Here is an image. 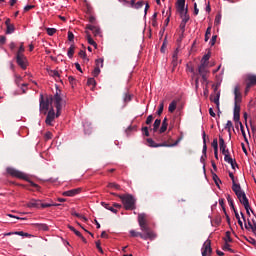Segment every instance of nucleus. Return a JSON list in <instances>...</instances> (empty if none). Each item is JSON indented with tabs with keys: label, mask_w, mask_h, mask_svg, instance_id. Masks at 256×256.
Masks as SVG:
<instances>
[{
	"label": "nucleus",
	"mask_w": 256,
	"mask_h": 256,
	"mask_svg": "<svg viewBox=\"0 0 256 256\" xmlns=\"http://www.w3.org/2000/svg\"><path fill=\"white\" fill-rule=\"evenodd\" d=\"M119 199H121L124 209L126 211H133L136 208L137 200L131 194H123L118 195Z\"/></svg>",
	"instance_id": "nucleus-1"
},
{
	"label": "nucleus",
	"mask_w": 256,
	"mask_h": 256,
	"mask_svg": "<svg viewBox=\"0 0 256 256\" xmlns=\"http://www.w3.org/2000/svg\"><path fill=\"white\" fill-rule=\"evenodd\" d=\"M232 191H234L235 195L238 197L241 205L244 206V209H248L249 205V199L247 198V195L243 190H241L240 184H234V187H232Z\"/></svg>",
	"instance_id": "nucleus-2"
},
{
	"label": "nucleus",
	"mask_w": 256,
	"mask_h": 256,
	"mask_svg": "<svg viewBox=\"0 0 256 256\" xmlns=\"http://www.w3.org/2000/svg\"><path fill=\"white\" fill-rule=\"evenodd\" d=\"M187 71H190V73H193L196 75V73H199L203 79V81H207V74L209 73V68L207 65H200L197 68L193 65L187 66Z\"/></svg>",
	"instance_id": "nucleus-3"
},
{
	"label": "nucleus",
	"mask_w": 256,
	"mask_h": 256,
	"mask_svg": "<svg viewBox=\"0 0 256 256\" xmlns=\"http://www.w3.org/2000/svg\"><path fill=\"white\" fill-rule=\"evenodd\" d=\"M51 103H54L56 109L65 107V100L61 97V90H59V86H56V93L54 96L50 95Z\"/></svg>",
	"instance_id": "nucleus-4"
},
{
	"label": "nucleus",
	"mask_w": 256,
	"mask_h": 256,
	"mask_svg": "<svg viewBox=\"0 0 256 256\" xmlns=\"http://www.w3.org/2000/svg\"><path fill=\"white\" fill-rule=\"evenodd\" d=\"M138 224L142 233H155L154 231L151 230L149 224L147 223V214H138Z\"/></svg>",
	"instance_id": "nucleus-5"
},
{
	"label": "nucleus",
	"mask_w": 256,
	"mask_h": 256,
	"mask_svg": "<svg viewBox=\"0 0 256 256\" xmlns=\"http://www.w3.org/2000/svg\"><path fill=\"white\" fill-rule=\"evenodd\" d=\"M24 53H25V46L23 45V43H21L16 53V63L18 65H27L29 63Z\"/></svg>",
	"instance_id": "nucleus-6"
},
{
	"label": "nucleus",
	"mask_w": 256,
	"mask_h": 256,
	"mask_svg": "<svg viewBox=\"0 0 256 256\" xmlns=\"http://www.w3.org/2000/svg\"><path fill=\"white\" fill-rule=\"evenodd\" d=\"M130 236L131 237H140V239H143L144 241H147L148 239L150 241H153L156 239L157 234L156 233H147V232H137L135 230H130Z\"/></svg>",
	"instance_id": "nucleus-7"
},
{
	"label": "nucleus",
	"mask_w": 256,
	"mask_h": 256,
	"mask_svg": "<svg viewBox=\"0 0 256 256\" xmlns=\"http://www.w3.org/2000/svg\"><path fill=\"white\" fill-rule=\"evenodd\" d=\"M59 204L43 203L41 200H31L27 207L35 209H47V207H57Z\"/></svg>",
	"instance_id": "nucleus-8"
},
{
	"label": "nucleus",
	"mask_w": 256,
	"mask_h": 256,
	"mask_svg": "<svg viewBox=\"0 0 256 256\" xmlns=\"http://www.w3.org/2000/svg\"><path fill=\"white\" fill-rule=\"evenodd\" d=\"M8 175H11V177H16V179H23L24 181H29V177L27 176V174L15 169V168H11L8 167L6 169Z\"/></svg>",
	"instance_id": "nucleus-9"
},
{
	"label": "nucleus",
	"mask_w": 256,
	"mask_h": 256,
	"mask_svg": "<svg viewBox=\"0 0 256 256\" xmlns=\"http://www.w3.org/2000/svg\"><path fill=\"white\" fill-rule=\"evenodd\" d=\"M51 96L47 97L46 100L43 97V94L40 95V111H45L44 115H47V111H49V105H51Z\"/></svg>",
	"instance_id": "nucleus-10"
},
{
	"label": "nucleus",
	"mask_w": 256,
	"mask_h": 256,
	"mask_svg": "<svg viewBox=\"0 0 256 256\" xmlns=\"http://www.w3.org/2000/svg\"><path fill=\"white\" fill-rule=\"evenodd\" d=\"M86 31H91L93 33L94 37H103L101 28L97 24H87Z\"/></svg>",
	"instance_id": "nucleus-11"
},
{
	"label": "nucleus",
	"mask_w": 256,
	"mask_h": 256,
	"mask_svg": "<svg viewBox=\"0 0 256 256\" xmlns=\"http://www.w3.org/2000/svg\"><path fill=\"white\" fill-rule=\"evenodd\" d=\"M202 256H208L211 255V253H213V248H211V240L207 239L203 246H202Z\"/></svg>",
	"instance_id": "nucleus-12"
},
{
	"label": "nucleus",
	"mask_w": 256,
	"mask_h": 256,
	"mask_svg": "<svg viewBox=\"0 0 256 256\" xmlns=\"http://www.w3.org/2000/svg\"><path fill=\"white\" fill-rule=\"evenodd\" d=\"M234 105H239L242 101L241 88L239 86H235L234 88Z\"/></svg>",
	"instance_id": "nucleus-13"
},
{
	"label": "nucleus",
	"mask_w": 256,
	"mask_h": 256,
	"mask_svg": "<svg viewBox=\"0 0 256 256\" xmlns=\"http://www.w3.org/2000/svg\"><path fill=\"white\" fill-rule=\"evenodd\" d=\"M221 97V93L217 92L215 95H210V101L212 103H215L217 109H218V117H220L221 110L219 109V99Z\"/></svg>",
	"instance_id": "nucleus-14"
},
{
	"label": "nucleus",
	"mask_w": 256,
	"mask_h": 256,
	"mask_svg": "<svg viewBox=\"0 0 256 256\" xmlns=\"http://www.w3.org/2000/svg\"><path fill=\"white\" fill-rule=\"evenodd\" d=\"M241 119V105L234 104V121L235 123H239Z\"/></svg>",
	"instance_id": "nucleus-15"
},
{
	"label": "nucleus",
	"mask_w": 256,
	"mask_h": 256,
	"mask_svg": "<svg viewBox=\"0 0 256 256\" xmlns=\"http://www.w3.org/2000/svg\"><path fill=\"white\" fill-rule=\"evenodd\" d=\"M53 121H55V109L51 108L48 111L45 123H46V125H51V123H53Z\"/></svg>",
	"instance_id": "nucleus-16"
},
{
	"label": "nucleus",
	"mask_w": 256,
	"mask_h": 256,
	"mask_svg": "<svg viewBox=\"0 0 256 256\" xmlns=\"http://www.w3.org/2000/svg\"><path fill=\"white\" fill-rule=\"evenodd\" d=\"M81 193V188H75L72 190H68L62 193L64 197H75V195H79Z\"/></svg>",
	"instance_id": "nucleus-17"
},
{
	"label": "nucleus",
	"mask_w": 256,
	"mask_h": 256,
	"mask_svg": "<svg viewBox=\"0 0 256 256\" xmlns=\"http://www.w3.org/2000/svg\"><path fill=\"white\" fill-rule=\"evenodd\" d=\"M179 48H176L172 54V64L179 65L181 60H179Z\"/></svg>",
	"instance_id": "nucleus-18"
},
{
	"label": "nucleus",
	"mask_w": 256,
	"mask_h": 256,
	"mask_svg": "<svg viewBox=\"0 0 256 256\" xmlns=\"http://www.w3.org/2000/svg\"><path fill=\"white\" fill-rule=\"evenodd\" d=\"M181 137H179L173 144H167V142L159 143L157 146L158 147H177L179 143H181Z\"/></svg>",
	"instance_id": "nucleus-19"
},
{
	"label": "nucleus",
	"mask_w": 256,
	"mask_h": 256,
	"mask_svg": "<svg viewBox=\"0 0 256 256\" xmlns=\"http://www.w3.org/2000/svg\"><path fill=\"white\" fill-rule=\"evenodd\" d=\"M86 33V37H87V42L89 43V45H92V47H94V49H97V42H95V40H93V38L91 37V33H89V31H85Z\"/></svg>",
	"instance_id": "nucleus-20"
},
{
	"label": "nucleus",
	"mask_w": 256,
	"mask_h": 256,
	"mask_svg": "<svg viewBox=\"0 0 256 256\" xmlns=\"http://www.w3.org/2000/svg\"><path fill=\"white\" fill-rule=\"evenodd\" d=\"M207 135L205 134V132H203V149H202V153L204 155L205 158H207Z\"/></svg>",
	"instance_id": "nucleus-21"
},
{
	"label": "nucleus",
	"mask_w": 256,
	"mask_h": 256,
	"mask_svg": "<svg viewBox=\"0 0 256 256\" xmlns=\"http://www.w3.org/2000/svg\"><path fill=\"white\" fill-rule=\"evenodd\" d=\"M177 103H179V100H173L168 107L169 113H175V109H177Z\"/></svg>",
	"instance_id": "nucleus-22"
},
{
	"label": "nucleus",
	"mask_w": 256,
	"mask_h": 256,
	"mask_svg": "<svg viewBox=\"0 0 256 256\" xmlns=\"http://www.w3.org/2000/svg\"><path fill=\"white\" fill-rule=\"evenodd\" d=\"M145 5V1L140 0L138 2H134L130 7L131 9H141Z\"/></svg>",
	"instance_id": "nucleus-23"
},
{
	"label": "nucleus",
	"mask_w": 256,
	"mask_h": 256,
	"mask_svg": "<svg viewBox=\"0 0 256 256\" xmlns=\"http://www.w3.org/2000/svg\"><path fill=\"white\" fill-rule=\"evenodd\" d=\"M47 72H48V75H50V77H54V78H58V79L61 77L58 70H51V69L47 68Z\"/></svg>",
	"instance_id": "nucleus-24"
},
{
	"label": "nucleus",
	"mask_w": 256,
	"mask_h": 256,
	"mask_svg": "<svg viewBox=\"0 0 256 256\" xmlns=\"http://www.w3.org/2000/svg\"><path fill=\"white\" fill-rule=\"evenodd\" d=\"M80 59H83V63H89V59L87 58V53L84 50H80L78 53Z\"/></svg>",
	"instance_id": "nucleus-25"
},
{
	"label": "nucleus",
	"mask_w": 256,
	"mask_h": 256,
	"mask_svg": "<svg viewBox=\"0 0 256 256\" xmlns=\"http://www.w3.org/2000/svg\"><path fill=\"white\" fill-rule=\"evenodd\" d=\"M159 127H161V119H156L153 124L154 133H157V131H159Z\"/></svg>",
	"instance_id": "nucleus-26"
},
{
	"label": "nucleus",
	"mask_w": 256,
	"mask_h": 256,
	"mask_svg": "<svg viewBox=\"0 0 256 256\" xmlns=\"http://www.w3.org/2000/svg\"><path fill=\"white\" fill-rule=\"evenodd\" d=\"M219 146H220V151H225V149H227V145L225 144V140L221 136H219Z\"/></svg>",
	"instance_id": "nucleus-27"
},
{
	"label": "nucleus",
	"mask_w": 256,
	"mask_h": 256,
	"mask_svg": "<svg viewBox=\"0 0 256 256\" xmlns=\"http://www.w3.org/2000/svg\"><path fill=\"white\" fill-rule=\"evenodd\" d=\"M209 59H211V54L210 53L205 54L202 57L201 64L202 65H207V63H209Z\"/></svg>",
	"instance_id": "nucleus-28"
},
{
	"label": "nucleus",
	"mask_w": 256,
	"mask_h": 256,
	"mask_svg": "<svg viewBox=\"0 0 256 256\" xmlns=\"http://www.w3.org/2000/svg\"><path fill=\"white\" fill-rule=\"evenodd\" d=\"M67 55H68L69 59H72L73 55H75V45H71L68 48Z\"/></svg>",
	"instance_id": "nucleus-29"
},
{
	"label": "nucleus",
	"mask_w": 256,
	"mask_h": 256,
	"mask_svg": "<svg viewBox=\"0 0 256 256\" xmlns=\"http://www.w3.org/2000/svg\"><path fill=\"white\" fill-rule=\"evenodd\" d=\"M224 129H227L229 137H231V129H233V122H231V120H228Z\"/></svg>",
	"instance_id": "nucleus-30"
},
{
	"label": "nucleus",
	"mask_w": 256,
	"mask_h": 256,
	"mask_svg": "<svg viewBox=\"0 0 256 256\" xmlns=\"http://www.w3.org/2000/svg\"><path fill=\"white\" fill-rule=\"evenodd\" d=\"M108 187L109 189H116V191H121V186L115 182H110Z\"/></svg>",
	"instance_id": "nucleus-31"
},
{
	"label": "nucleus",
	"mask_w": 256,
	"mask_h": 256,
	"mask_svg": "<svg viewBox=\"0 0 256 256\" xmlns=\"http://www.w3.org/2000/svg\"><path fill=\"white\" fill-rule=\"evenodd\" d=\"M11 33H15V25L13 24L6 26V34L11 35Z\"/></svg>",
	"instance_id": "nucleus-32"
},
{
	"label": "nucleus",
	"mask_w": 256,
	"mask_h": 256,
	"mask_svg": "<svg viewBox=\"0 0 256 256\" xmlns=\"http://www.w3.org/2000/svg\"><path fill=\"white\" fill-rule=\"evenodd\" d=\"M177 7L179 11H185V0H178Z\"/></svg>",
	"instance_id": "nucleus-33"
},
{
	"label": "nucleus",
	"mask_w": 256,
	"mask_h": 256,
	"mask_svg": "<svg viewBox=\"0 0 256 256\" xmlns=\"http://www.w3.org/2000/svg\"><path fill=\"white\" fill-rule=\"evenodd\" d=\"M147 145H148V147H154V148H157L158 146V144L157 143H155V140L154 139H152V138H147Z\"/></svg>",
	"instance_id": "nucleus-34"
},
{
	"label": "nucleus",
	"mask_w": 256,
	"mask_h": 256,
	"mask_svg": "<svg viewBox=\"0 0 256 256\" xmlns=\"http://www.w3.org/2000/svg\"><path fill=\"white\" fill-rule=\"evenodd\" d=\"M36 227L39 231H49V226H47V224H36Z\"/></svg>",
	"instance_id": "nucleus-35"
},
{
	"label": "nucleus",
	"mask_w": 256,
	"mask_h": 256,
	"mask_svg": "<svg viewBox=\"0 0 256 256\" xmlns=\"http://www.w3.org/2000/svg\"><path fill=\"white\" fill-rule=\"evenodd\" d=\"M226 199H227L231 209L234 210L235 209V204H233V198H231V195L227 194Z\"/></svg>",
	"instance_id": "nucleus-36"
},
{
	"label": "nucleus",
	"mask_w": 256,
	"mask_h": 256,
	"mask_svg": "<svg viewBox=\"0 0 256 256\" xmlns=\"http://www.w3.org/2000/svg\"><path fill=\"white\" fill-rule=\"evenodd\" d=\"M248 83L251 84L252 86L253 85H256V76L255 75H250L248 76Z\"/></svg>",
	"instance_id": "nucleus-37"
},
{
	"label": "nucleus",
	"mask_w": 256,
	"mask_h": 256,
	"mask_svg": "<svg viewBox=\"0 0 256 256\" xmlns=\"http://www.w3.org/2000/svg\"><path fill=\"white\" fill-rule=\"evenodd\" d=\"M210 37H211V26L206 29L204 41L207 43Z\"/></svg>",
	"instance_id": "nucleus-38"
},
{
	"label": "nucleus",
	"mask_w": 256,
	"mask_h": 256,
	"mask_svg": "<svg viewBox=\"0 0 256 256\" xmlns=\"http://www.w3.org/2000/svg\"><path fill=\"white\" fill-rule=\"evenodd\" d=\"M212 179L215 182V184L217 185V187H219V183H221V179H219V176H217V174L212 172Z\"/></svg>",
	"instance_id": "nucleus-39"
},
{
	"label": "nucleus",
	"mask_w": 256,
	"mask_h": 256,
	"mask_svg": "<svg viewBox=\"0 0 256 256\" xmlns=\"http://www.w3.org/2000/svg\"><path fill=\"white\" fill-rule=\"evenodd\" d=\"M87 85H89V87H96L97 86V81H95V78H89L87 80Z\"/></svg>",
	"instance_id": "nucleus-40"
},
{
	"label": "nucleus",
	"mask_w": 256,
	"mask_h": 256,
	"mask_svg": "<svg viewBox=\"0 0 256 256\" xmlns=\"http://www.w3.org/2000/svg\"><path fill=\"white\" fill-rule=\"evenodd\" d=\"M46 33H47V35H49L50 37H53V35H55V33H57V29H55V28H47V29H46Z\"/></svg>",
	"instance_id": "nucleus-41"
},
{
	"label": "nucleus",
	"mask_w": 256,
	"mask_h": 256,
	"mask_svg": "<svg viewBox=\"0 0 256 256\" xmlns=\"http://www.w3.org/2000/svg\"><path fill=\"white\" fill-rule=\"evenodd\" d=\"M212 147H213L214 151H219V141L217 140V138L213 139Z\"/></svg>",
	"instance_id": "nucleus-42"
},
{
	"label": "nucleus",
	"mask_w": 256,
	"mask_h": 256,
	"mask_svg": "<svg viewBox=\"0 0 256 256\" xmlns=\"http://www.w3.org/2000/svg\"><path fill=\"white\" fill-rule=\"evenodd\" d=\"M231 245H229V242H225L224 246L222 247L223 251H229L230 253H233V249L230 248Z\"/></svg>",
	"instance_id": "nucleus-43"
},
{
	"label": "nucleus",
	"mask_w": 256,
	"mask_h": 256,
	"mask_svg": "<svg viewBox=\"0 0 256 256\" xmlns=\"http://www.w3.org/2000/svg\"><path fill=\"white\" fill-rule=\"evenodd\" d=\"M221 12H219L216 16H215V20H214V23L215 25H221Z\"/></svg>",
	"instance_id": "nucleus-44"
},
{
	"label": "nucleus",
	"mask_w": 256,
	"mask_h": 256,
	"mask_svg": "<svg viewBox=\"0 0 256 256\" xmlns=\"http://www.w3.org/2000/svg\"><path fill=\"white\" fill-rule=\"evenodd\" d=\"M224 241H227V243H232L233 239L231 238V232L227 231L226 232V237L224 238Z\"/></svg>",
	"instance_id": "nucleus-45"
},
{
	"label": "nucleus",
	"mask_w": 256,
	"mask_h": 256,
	"mask_svg": "<svg viewBox=\"0 0 256 256\" xmlns=\"http://www.w3.org/2000/svg\"><path fill=\"white\" fill-rule=\"evenodd\" d=\"M68 229H70V231H73V233H75V235L77 237H81V232L77 231V229H75V227L68 225Z\"/></svg>",
	"instance_id": "nucleus-46"
},
{
	"label": "nucleus",
	"mask_w": 256,
	"mask_h": 256,
	"mask_svg": "<svg viewBox=\"0 0 256 256\" xmlns=\"http://www.w3.org/2000/svg\"><path fill=\"white\" fill-rule=\"evenodd\" d=\"M224 161H225L226 163H229V165H231V164H233V162H234L235 160H233V158H231V155H226V156H224Z\"/></svg>",
	"instance_id": "nucleus-47"
},
{
	"label": "nucleus",
	"mask_w": 256,
	"mask_h": 256,
	"mask_svg": "<svg viewBox=\"0 0 256 256\" xmlns=\"http://www.w3.org/2000/svg\"><path fill=\"white\" fill-rule=\"evenodd\" d=\"M100 73H101V69H99V67H95L94 70L92 71L93 77H99Z\"/></svg>",
	"instance_id": "nucleus-48"
},
{
	"label": "nucleus",
	"mask_w": 256,
	"mask_h": 256,
	"mask_svg": "<svg viewBox=\"0 0 256 256\" xmlns=\"http://www.w3.org/2000/svg\"><path fill=\"white\" fill-rule=\"evenodd\" d=\"M165 107V104L163 102H161L159 104V108H158V111H157V115H162L163 114V109Z\"/></svg>",
	"instance_id": "nucleus-49"
},
{
	"label": "nucleus",
	"mask_w": 256,
	"mask_h": 256,
	"mask_svg": "<svg viewBox=\"0 0 256 256\" xmlns=\"http://www.w3.org/2000/svg\"><path fill=\"white\" fill-rule=\"evenodd\" d=\"M88 21H89V23H91L90 25H97V20H96L95 16H89Z\"/></svg>",
	"instance_id": "nucleus-50"
},
{
	"label": "nucleus",
	"mask_w": 256,
	"mask_h": 256,
	"mask_svg": "<svg viewBox=\"0 0 256 256\" xmlns=\"http://www.w3.org/2000/svg\"><path fill=\"white\" fill-rule=\"evenodd\" d=\"M219 205L222 207L225 215H227V210H225V200L224 199H219Z\"/></svg>",
	"instance_id": "nucleus-51"
},
{
	"label": "nucleus",
	"mask_w": 256,
	"mask_h": 256,
	"mask_svg": "<svg viewBox=\"0 0 256 256\" xmlns=\"http://www.w3.org/2000/svg\"><path fill=\"white\" fill-rule=\"evenodd\" d=\"M167 127H169V124H162L159 133H165V131H167Z\"/></svg>",
	"instance_id": "nucleus-52"
},
{
	"label": "nucleus",
	"mask_w": 256,
	"mask_h": 256,
	"mask_svg": "<svg viewBox=\"0 0 256 256\" xmlns=\"http://www.w3.org/2000/svg\"><path fill=\"white\" fill-rule=\"evenodd\" d=\"M7 43V37L5 36H0V47H3Z\"/></svg>",
	"instance_id": "nucleus-53"
},
{
	"label": "nucleus",
	"mask_w": 256,
	"mask_h": 256,
	"mask_svg": "<svg viewBox=\"0 0 256 256\" xmlns=\"http://www.w3.org/2000/svg\"><path fill=\"white\" fill-rule=\"evenodd\" d=\"M229 177L232 180V187H235L237 184L235 183V175H233V172H229Z\"/></svg>",
	"instance_id": "nucleus-54"
},
{
	"label": "nucleus",
	"mask_w": 256,
	"mask_h": 256,
	"mask_svg": "<svg viewBox=\"0 0 256 256\" xmlns=\"http://www.w3.org/2000/svg\"><path fill=\"white\" fill-rule=\"evenodd\" d=\"M153 123V115H149L146 119V125H151Z\"/></svg>",
	"instance_id": "nucleus-55"
},
{
	"label": "nucleus",
	"mask_w": 256,
	"mask_h": 256,
	"mask_svg": "<svg viewBox=\"0 0 256 256\" xmlns=\"http://www.w3.org/2000/svg\"><path fill=\"white\" fill-rule=\"evenodd\" d=\"M31 9H35V5H26L24 7V11L27 13V11H31Z\"/></svg>",
	"instance_id": "nucleus-56"
},
{
	"label": "nucleus",
	"mask_w": 256,
	"mask_h": 256,
	"mask_svg": "<svg viewBox=\"0 0 256 256\" xmlns=\"http://www.w3.org/2000/svg\"><path fill=\"white\" fill-rule=\"evenodd\" d=\"M252 87H253V85L249 84V82L246 83V88H245L246 95H247V93H249V91L251 90Z\"/></svg>",
	"instance_id": "nucleus-57"
},
{
	"label": "nucleus",
	"mask_w": 256,
	"mask_h": 256,
	"mask_svg": "<svg viewBox=\"0 0 256 256\" xmlns=\"http://www.w3.org/2000/svg\"><path fill=\"white\" fill-rule=\"evenodd\" d=\"M21 76H19L18 74H15V83H16V85H18L19 86V83H21Z\"/></svg>",
	"instance_id": "nucleus-58"
},
{
	"label": "nucleus",
	"mask_w": 256,
	"mask_h": 256,
	"mask_svg": "<svg viewBox=\"0 0 256 256\" xmlns=\"http://www.w3.org/2000/svg\"><path fill=\"white\" fill-rule=\"evenodd\" d=\"M144 5H145L144 15H147V12H148L149 9H150L149 2H144Z\"/></svg>",
	"instance_id": "nucleus-59"
},
{
	"label": "nucleus",
	"mask_w": 256,
	"mask_h": 256,
	"mask_svg": "<svg viewBox=\"0 0 256 256\" xmlns=\"http://www.w3.org/2000/svg\"><path fill=\"white\" fill-rule=\"evenodd\" d=\"M73 39H75V35L73 34V32L69 31L68 32V41H73Z\"/></svg>",
	"instance_id": "nucleus-60"
},
{
	"label": "nucleus",
	"mask_w": 256,
	"mask_h": 256,
	"mask_svg": "<svg viewBox=\"0 0 256 256\" xmlns=\"http://www.w3.org/2000/svg\"><path fill=\"white\" fill-rule=\"evenodd\" d=\"M189 22V15L185 14L184 18L182 19L181 23H184L187 25V23Z\"/></svg>",
	"instance_id": "nucleus-61"
},
{
	"label": "nucleus",
	"mask_w": 256,
	"mask_h": 256,
	"mask_svg": "<svg viewBox=\"0 0 256 256\" xmlns=\"http://www.w3.org/2000/svg\"><path fill=\"white\" fill-rule=\"evenodd\" d=\"M96 248L98 249V251H99L100 253L103 254V248H101V242H99V241L96 242Z\"/></svg>",
	"instance_id": "nucleus-62"
},
{
	"label": "nucleus",
	"mask_w": 256,
	"mask_h": 256,
	"mask_svg": "<svg viewBox=\"0 0 256 256\" xmlns=\"http://www.w3.org/2000/svg\"><path fill=\"white\" fill-rule=\"evenodd\" d=\"M215 43H217V35L212 36L211 41H210L211 45H215Z\"/></svg>",
	"instance_id": "nucleus-63"
},
{
	"label": "nucleus",
	"mask_w": 256,
	"mask_h": 256,
	"mask_svg": "<svg viewBox=\"0 0 256 256\" xmlns=\"http://www.w3.org/2000/svg\"><path fill=\"white\" fill-rule=\"evenodd\" d=\"M187 26V24H185L184 22H181L180 23V29H181V31H182V33H185V27Z\"/></svg>",
	"instance_id": "nucleus-64"
}]
</instances>
